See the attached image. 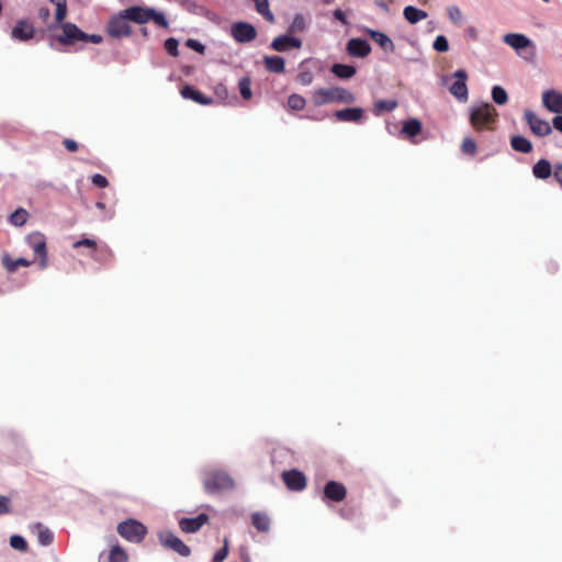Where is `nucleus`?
I'll return each mask as SVG.
<instances>
[{
    "label": "nucleus",
    "mask_w": 562,
    "mask_h": 562,
    "mask_svg": "<svg viewBox=\"0 0 562 562\" xmlns=\"http://www.w3.org/2000/svg\"><path fill=\"white\" fill-rule=\"evenodd\" d=\"M311 100L314 105L322 106L328 103L351 104L356 97L342 87L317 88L312 92Z\"/></svg>",
    "instance_id": "1"
},
{
    "label": "nucleus",
    "mask_w": 562,
    "mask_h": 562,
    "mask_svg": "<svg viewBox=\"0 0 562 562\" xmlns=\"http://www.w3.org/2000/svg\"><path fill=\"white\" fill-rule=\"evenodd\" d=\"M498 113L490 103H482L473 106L470 113V123L476 132L490 131L494 128Z\"/></svg>",
    "instance_id": "2"
},
{
    "label": "nucleus",
    "mask_w": 562,
    "mask_h": 562,
    "mask_svg": "<svg viewBox=\"0 0 562 562\" xmlns=\"http://www.w3.org/2000/svg\"><path fill=\"white\" fill-rule=\"evenodd\" d=\"M59 27L61 33L56 36V41L63 45H75L78 42H91L93 44H100L102 42L101 35L87 34L71 22H66Z\"/></svg>",
    "instance_id": "3"
},
{
    "label": "nucleus",
    "mask_w": 562,
    "mask_h": 562,
    "mask_svg": "<svg viewBox=\"0 0 562 562\" xmlns=\"http://www.w3.org/2000/svg\"><path fill=\"white\" fill-rule=\"evenodd\" d=\"M124 16L137 24H145L153 20L160 27H168V21L161 12H157L150 8L131 7L123 10Z\"/></svg>",
    "instance_id": "4"
},
{
    "label": "nucleus",
    "mask_w": 562,
    "mask_h": 562,
    "mask_svg": "<svg viewBox=\"0 0 562 562\" xmlns=\"http://www.w3.org/2000/svg\"><path fill=\"white\" fill-rule=\"evenodd\" d=\"M204 488L207 493H218L234 487V480L223 471H210L203 480Z\"/></svg>",
    "instance_id": "5"
},
{
    "label": "nucleus",
    "mask_w": 562,
    "mask_h": 562,
    "mask_svg": "<svg viewBox=\"0 0 562 562\" xmlns=\"http://www.w3.org/2000/svg\"><path fill=\"white\" fill-rule=\"evenodd\" d=\"M119 535L130 542L139 543L147 535V528L136 519H127L117 525Z\"/></svg>",
    "instance_id": "6"
},
{
    "label": "nucleus",
    "mask_w": 562,
    "mask_h": 562,
    "mask_svg": "<svg viewBox=\"0 0 562 562\" xmlns=\"http://www.w3.org/2000/svg\"><path fill=\"white\" fill-rule=\"evenodd\" d=\"M158 539L165 548L177 552L181 557H189L191 554V549L170 531L159 532Z\"/></svg>",
    "instance_id": "7"
},
{
    "label": "nucleus",
    "mask_w": 562,
    "mask_h": 562,
    "mask_svg": "<svg viewBox=\"0 0 562 562\" xmlns=\"http://www.w3.org/2000/svg\"><path fill=\"white\" fill-rule=\"evenodd\" d=\"M26 241L34 251L35 256L40 259V267L42 269L47 267V247L45 236L41 233H33L27 236Z\"/></svg>",
    "instance_id": "8"
},
{
    "label": "nucleus",
    "mask_w": 562,
    "mask_h": 562,
    "mask_svg": "<svg viewBox=\"0 0 562 562\" xmlns=\"http://www.w3.org/2000/svg\"><path fill=\"white\" fill-rule=\"evenodd\" d=\"M127 21L128 18L124 16L123 11H121L117 16L112 18L106 26L109 35L115 38L131 35L132 29Z\"/></svg>",
    "instance_id": "9"
},
{
    "label": "nucleus",
    "mask_w": 562,
    "mask_h": 562,
    "mask_svg": "<svg viewBox=\"0 0 562 562\" xmlns=\"http://www.w3.org/2000/svg\"><path fill=\"white\" fill-rule=\"evenodd\" d=\"M79 247L89 248V256L97 261H101V257L97 256L98 252L102 255V257L111 259L113 257L112 250L106 246L99 247L98 243L91 238H82L72 244V248L77 249Z\"/></svg>",
    "instance_id": "10"
},
{
    "label": "nucleus",
    "mask_w": 562,
    "mask_h": 562,
    "mask_svg": "<svg viewBox=\"0 0 562 562\" xmlns=\"http://www.w3.org/2000/svg\"><path fill=\"white\" fill-rule=\"evenodd\" d=\"M231 34L238 43H249L256 38L257 31L247 22H236L232 25Z\"/></svg>",
    "instance_id": "11"
},
{
    "label": "nucleus",
    "mask_w": 562,
    "mask_h": 562,
    "mask_svg": "<svg viewBox=\"0 0 562 562\" xmlns=\"http://www.w3.org/2000/svg\"><path fill=\"white\" fill-rule=\"evenodd\" d=\"M456 81L449 88V91L452 95H454L460 101H467L469 97V91L467 87L468 75L463 69H458L454 72Z\"/></svg>",
    "instance_id": "12"
},
{
    "label": "nucleus",
    "mask_w": 562,
    "mask_h": 562,
    "mask_svg": "<svg viewBox=\"0 0 562 562\" xmlns=\"http://www.w3.org/2000/svg\"><path fill=\"white\" fill-rule=\"evenodd\" d=\"M525 120L530 126L531 132L537 136H547L552 132L549 122L539 119L533 112L529 110L525 112Z\"/></svg>",
    "instance_id": "13"
},
{
    "label": "nucleus",
    "mask_w": 562,
    "mask_h": 562,
    "mask_svg": "<svg viewBox=\"0 0 562 562\" xmlns=\"http://www.w3.org/2000/svg\"><path fill=\"white\" fill-rule=\"evenodd\" d=\"M282 480L285 486L291 491H303L306 486V477L303 472L297 470L284 471Z\"/></svg>",
    "instance_id": "14"
},
{
    "label": "nucleus",
    "mask_w": 562,
    "mask_h": 562,
    "mask_svg": "<svg viewBox=\"0 0 562 562\" xmlns=\"http://www.w3.org/2000/svg\"><path fill=\"white\" fill-rule=\"evenodd\" d=\"M363 32L374 42L376 43L385 53H394L395 45L393 41L383 32L375 31L369 27H366Z\"/></svg>",
    "instance_id": "15"
},
{
    "label": "nucleus",
    "mask_w": 562,
    "mask_h": 562,
    "mask_svg": "<svg viewBox=\"0 0 562 562\" xmlns=\"http://www.w3.org/2000/svg\"><path fill=\"white\" fill-rule=\"evenodd\" d=\"M270 46L277 52H285L291 48L299 49L302 47V41L291 35H280L273 38Z\"/></svg>",
    "instance_id": "16"
},
{
    "label": "nucleus",
    "mask_w": 562,
    "mask_h": 562,
    "mask_svg": "<svg viewBox=\"0 0 562 562\" xmlns=\"http://www.w3.org/2000/svg\"><path fill=\"white\" fill-rule=\"evenodd\" d=\"M347 490L340 482L328 481L324 487L325 498L333 502H341L346 498Z\"/></svg>",
    "instance_id": "17"
},
{
    "label": "nucleus",
    "mask_w": 562,
    "mask_h": 562,
    "mask_svg": "<svg viewBox=\"0 0 562 562\" xmlns=\"http://www.w3.org/2000/svg\"><path fill=\"white\" fill-rule=\"evenodd\" d=\"M207 521L209 516L206 514H200L194 518H181L179 520V527L181 531L186 533H193L199 531Z\"/></svg>",
    "instance_id": "18"
},
{
    "label": "nucleus",
    "mask_w": 562,
    "mask_h": 562,
    "mask_svg": "<svg viewBox=\"0 0 562 562\" xmlns=\"http://www.w3.org/2000/svg\"><path fill=\"white\" fill-rule=\"evenodd\" d=\"M542 102L548 111L557 114L562 113V93L555 90H547L542 93Z\"/></svg>",
    "instance_id": "19"
},
{
    "label": "nucleus",
    "mask_w": 562,
    "mask_h": 562,
    "mask_svg": "<svg viewBox=\"0 0 562 562\" xmlns=\"http://www.w3.org/2000/svg\"><path fill=\"white\" fill-rule=\"evenodd\" d=\"M347 52L350 56L364 58L371 53V46L366 40L351 38L347 43Z\"/></svg>",
    "instance_id": "20"
},
{
    "label": "nucleus",
    "mask_w": 562,
    "mask_h": 562,
    "mask_svg": "<svg viewBox=\"0 0 562 562\" xmlns=\"http://www.w3.org/2000/svg\"><path fill=\"white\" fill-rule=\"evenodd\" d=\"M334 116L339 122L361 123L364 111L361 108H347L336 111Z\"/></svg>",
    "instance_id": "21"
},
{
    "label": "nucleus",
    "mask_w": 562,
    "mask_h": 562,
    "mask_svg": "<svg viewBox=\"0 0 562 562\" xmlns=\"http://www.w3.org/2000/svg\"><path fill=\"white\" fill-rule=\"evenodd\" d=\"M34 27L32 24L24 20L18 21L16 25L12 29L11 36L14 40L27 41L34 36Z\"/></svg>",
    "instance_id": "22"
},
{
    "label": "nucleus",
    "mask_w": 562,
    "mask_h": 562,
    "mask_svg": "<svg viewBox=\"0 0 562 562\" xmlns=\"http://www.w3.org/2000/svg\"><path fill=\"white\" fill-rule=\"evenodd\" d=\"M181 95L184 99H190L199 104L202 105H210L212 104L213 100L199 90L194 89L192 86L186 85L180 90Z\"/></svg>",
    "instance_id": "23"
},
{
    "label": "nucleus",
    "mask_w": 562,
    "mask_h": 562,
    "mask_svg": "<svg viewBox=\"0 0 562 562\" xmlns=\"http://www.w3.org/2000/svg\"><path fill=\"white\" fill-rule=\"evenodd\" d=\"M504 42L517 52H521L531 46V41L528 37L517 33L506 34Z\"/></svg>",
    "instance_id": "24"
},
{
    "label": "nucleus",
    "mask_w": 562,
    "mask_h": 562,
    "mask_svg": "<svg viewBox=\"0 0 562 562\" xmlns=\"http://www.w3.org/2000/svg\"><path fill=\"white\" fill-rule=\"evenodd\" d=\"M251 524L259 532H268L270 530V518L266 513L256 512L251 514Z\"/></svg>",
    "instance_id": "25"
},
{
    "label": "nucleus",
    "mask_w": 562,
    "mask_h": 562,
    "mask_svg": "<svg viewBox=\"0 0 562 562\" xmlns=\"http://www.w3.org/2000/svg\"><path fill=\"white\" fill-rule=\"evenodd\" d=\"M263 64L270 72L282 74L285 70V61L281 56H266Z\"/></svg>",
    "instance_id": "26"
},
{
    "label": "nucleus",
    "mask_w": 562,
    "mask_h": 562,
    "mask_svg": "<svg viewBox=\"0 0 562 562\" xmlns=\"http://www.w3.org/2000/svg\"><path fill=\"white\" fill-rule=\"evenodd\" d=\"M49 1L56 5L55 25H52L48 27L49 30H53V29L66 23L65 19L67 16V0H49Z\"/></svg>",
    "instance_id": "27"
},
{
    "label": "nucleus",
    "mask_w": 562,
    "mask_h": 562,
    "mask_svg": "<svg viewBox=\"0 0 562 562\" xmlns=\"http://www.w3.org/2000/svg\"><path fill=\"white\" fill-rule=\"evenodd\" d=\"M422 132V123L417 119H409L403 123L401 133L412 139Z\"/></svg>",
    "instance_id": "28"
},
{
    "label": "nucleus",
    "mask_w": 562,
    "mask_h": 562,
    "mask_svg": "<svg viewBox=\"0 0 562 562\" xmlns=\"http://www.w3.org/2000/svg\"><path fill=\"white\" fill-rule=\"evenodd\" d=\"M403 14L407 22H409L411 24H416L428 16L426 11L417 9L416 7L413 5L405 7Z\"/></svg>",
    "instance_id": "29"
},
{
    "label": "nucleus",
    "mask_w": 562,
    "mask_h": 562,
    "mask_svg": "<svg viewBox=\"0 0 562 562\" xmlns=\"http://www.w3.org/2000/svg\"><path fill=\"white\" fill-rule=\"evenodd\" d=\"M532 173L538 179H548L552 173L551 164L547 159H540L535 164Z\"/></svg>",
    "instance_id": "30"
},
{
    "label": "nucleus",
    "mask_w": 562,
    "mask_h": 562,
    "mask_svg": "<svg viewBox=\"0 0 562 562\" xmlns=\"http://www.w3.org/2000/svg\"><path fill=\"white\" fill-rule=\"evenodd\" d=\"M330 71L337 76L338 78H341V79H349L351 77L355 76L356 74V68L353 66H350V65H344V64H334L331 66V69Z\"/></svg>",
    "instance_id": "31"
},
{
    "label": "nucleus",
    "mask_w": 562,
    "mask_h": 562,
    "mask_svg": "<svg viewBox=\"0 0 562 562\" xmlns=\"http://www.w3.org/2000/svg\"><path fill=\"white\" fill-rule=\"evenodd\" d=\"M510 145L514 150L519 153L527 154L532 150V145L530 140L520 135L513 136L510 139Z\"/></svg>",
    "instance_id": "32"
},
{
    "label": "nucleus",
    "mask_w": 562,
    "mask_h": 562,
    "mask_svg": "<svg viewBox=\"0 0 562 562\" xmlns=\"http://www.w3.org/2000/svg\"><path fill=\"white\" fill-rule=\"evenodd\" d=\"M2 263L9 272H14L19 267H29L31 265L25 258L12 259L8 255L2 258Z\"/></svg>",
    "instance_id": "33"
},
{
    "label": "nucleus",
    "mask_w": 562,
    "mask_h": 562,
    "mask_svg": "<svg viewBox=\"0 0 562 562\" xmlns=\"http://www.w3.org/2000/svg\"><path fill=\"white\" fill-rule=\"evenodd\" d=\"M255 7L258 13H260L267 21L273 22L274 15L269 10V1L268 0H254Z\"/></svg>",
    "instance_id": "34"
},
{
    "label": "nucleus",
    "mask_w": 562,
    "mask_h": 562,
    "mask_svg": "<svg viewBox=\"0 0 562 562\" xmlns=\"http://www.w3.org/2000/svg\"><path fill=\"white\" fill-rule=\"evenodd\" d=\"M127 561H128V555L121 546L116 544L111 548L110 553H109V562H127Z\"/></svg>",
    "instance_id": "35"
},
{
    "label": "nucleus",
    "mask_w": 562,
    "mask_h": 562,
    "mask_svg": "<svg viewBox=\"0 0 562 562\" xmlns=\"http://www.w3.org/2000/svg\"><path fill=\"white\" fill-rule=\"evenodd\" d=\"M29 216L30 215L26 210L19 207L11 214L10 223L18 227L23 226L26 223Z\"/></svg>",
    "instance_id": "36"
},
{
    "label": "nucleus",
    "mask_w": 562,
    "mask_h": 562,
    "mask_svg": "<svg viewBox=\"0 0 562 562\" xmlns=\"http://www.w3.org/2000/svg\"><path fill=\"white\" fill-rule=\"evenodd\" d=\"M37 541L42 546H49L54 539L53 532L48 528L43 527L41 524L37 525Z\"/></svg>",
    "instance_id": "37"
},
{
    "label": "nucleus",
    "mask_w": 562,
    "mask_h": 562,
    "mask_svg": "<svg viewBox=\"0 0 562 562\" xmlns=\"http://www.w3.org/2000/svg\"><path fill=\"white\" fill-rule=\"evenodd\" d=\"M397 108V101L395 100H379L374 104V113L379 115L381 112H391Z\"/></svg>",
    "instance_id": "38"
},
{
    "label": "nucleus",
    "mask_w": 562,
    "mask_h": 562,
    "mask_svg": "<svg viewBox=\"0 0 562 562\" xmlns=\"http://www.w3.org/2000/svg\"><path fill=\"white\" fill-rule=\"evenodd\" d=\"M240 95L245 100H250L252 97L251 80L249 77H243L238 82Z\"/></svg>",
    "instance_id": "39"
},
{
    "label": "nucleus",
    "mask_w": 562,
    "mask_h": 562,
    "mask_svg": "<svg viewBox=\"0 0 562 562\" xmlns=\"http://www.w3.org/2000/svg\"><path fill=\"white\" fill-rule=\"evenodd\" d=\"M492 99L496 104L503 105V104L507 103L508 95H507L506 90L503 87L494 86L492 89Z\"/></svg>",
    "instance_id": "40"
},
{
    "label": "nucleus",
    "mask_w": 562,
    "mask_h": 562,
    "mask_svg": "<svg viewBox=\"0 0 562 562\" xmlns=\"http://www.w3.org/2000/svg\"><path fill=\"white\" fill-rule=\"evenodd\" d=\"M306 104V100L297 93H293L288 98V105L295 111L303 110Z\"/></svg>",
    "instance_id": "41"
},
{
    "label": "nucleus",
    "mask_w": 562,
    "mask_h": 562,
    "mask_svg": "<svg viewBox=\"0 0 562 562\" xmlns=\"http://www.w3.org/2000/svg\"><path fill=\"white\" fill-rule=\"evenodd\" d=\"M476 143L471 137H465L461 144V150L465 155L474 156L476 154Z\"/></svg>",
    "instance_id": "42"
},
{
    "label": "nucleus",
    "mask_w": 562,
    "mask_h": 562,
    "mask_svg": "<svg viewBox=\"0 0 562 562\" xmlns=\"http://www.w3.org/2000/svg\"><path fill=\"white\" fill-rule=\"evenodd\" d=\"M178 47H179V42L176 38L169 37L165 41V49L168 52V54H170L173 57L179 56Z\"/></svg>",
    "instance_id": "43"
},
{
    "label": "nucleus",
    "mask_w": 562,
    "mask_h": 562,
    "mask_svg": "<svg viewBox=\"0 0 562 562\" xmlns=\"http://www.w3.org/2000/svg\"><path fill=\"white\" fill-rule=\"evenodd\" d=\"M10 544L12 548L20 550V551H26L27 549V542L25 539L19 535H14L10 538Z\"/></svg>",
    "instance_id": "44"
},
{
    "label": "nucleus",
    "mask_w": 562,
    "mask_h": 562,
    "mask_svg": "<svg viewBox=\"0 0 562 562\" xmlns=\"http://www.w3.org/2000/svg\"><path fill=\"white\" fill-rule=\"evenodd\" d=\"M434 48L440 53L447 52L449 49V43L446 36L438 35L434 42Z\"/></svg>",
    "instance_id": "45"
},
{
    "label": "nucleus",
    "mask_w": 562,
    "mask_h": 562,
    "mask_svg": "<svg viewBox=\"0 0 562 562\" xmlns=\"http://www.w3.org/2000/svg\"><path fill=\"white\" fill-rule=\"evenodd\" d=\"M296 80L302 86H310L314 80V76L311 71L304 70L297 75Z\"/></svg>",
    "instance_id": "46"
},
{
    "label": "nucleus",
    "mask_w": 562,
    "mask_h": 562,
    "mask_svg": "<svg viewBox=\"0 0 562 562\" xmlns=\"http://www.w3.org/2000/svg\"><path fill=\"white\" fill-rule=\"evenodd\" d=\"M448 14H449L450 20H451L454 24H459V23L462 21V12H461V10H460L458 7H456V5L449 7V9H448Z\"/></svg>",
    "instance_id": "47"
},
{
    "label": "nucleus",
    "mask_w": 562,
    "mask_h": 562,
    "mask_svg": "<svg viewBox=\"0 0 562 562\" xmlns=\"http://www.w3.org/2000/svg\"><path fill=\"white\" fill-rule=\"evenodd\" d=\"M228 554V544L227 540H224V546L221 548L213 557V562H223Z\"/></svg>",
    "instance_id": "48"
},
{
    "label": "nucleus",
    "mask_w": 562,
    "mask_h": 562,
    "mask_svg": "<svg viewBox=\"0 0 562 562\" xmlns=\"http://www.w3.org/2000/svg\"><path fill=\"white\" fill-rule=\"evenodd\" d=\"M186 46L200 53V54H203L205 50V46L202 43H200L199 41L193 40V38L187 40Z\"/></svg>",
    "instance_id": "49"
},
{
    "label": "nucleus",
    "mask_w": 562,
    "mask_h": 562,
    "mask_svg": "<svg viewBox=\"0 0 562 562\" xmlns=\"http://www.w3.org/2000/svg\"><path fill=\"white\" fill-rule=\"evenodd\" d=\"M91 181L98 188H106L109 186L108 179L104 176L100 175V173L93 175L92 178H91Z\"/></svg>",
    "instance_id": "50"
},
{
    "label": "nucleus",
    "mask_w": 562,
    "mask_h": 562,
    "mask_svg": "<svg viewBox=\"0 0 562 562\" xmlns=\"http://www.w3.org/2000/svg\"><path fill=\"white\" fill-rule=\"evenodd\" d=\"M304 27H305V20H304V18L302 15H300V14L295 15V18L293 19L291 29L294 30V31H303Z\"/></svg>",
    "instance_id": "51"
},
{
    "label": "nucleus",
    "mask_w": 562,
    "mask_h": 562,
    "mask_svg": "<svg viewBox=\"0 0 562 562\" xmlns=\"http://www.w3.org/2000/svg\"><path fill=\"white\" fill-rule=\"evenodd\" d=\"M10 512L11 508L9 497L0 495V515L9 514Z\"/></svg>",
    "instance_id": "52"
},
{
    "label": "nucleus",
    "mask_w": 562,
    "mask_h": 562,
    "mask_svg": "<svg viewBox=\"0 0 562 562\" xmlns=\"http://www.w3.org/2000/svg\"><path fill=\"white\" fill-rule=\"evenodd\" d=\"M63 145L65 146V148L69 151H77L78 150V144L77 142H75L74 139H70V138H65L63 140Z\"/></svg>",
    "instance_id": "53"
},
{
    "label": "nucleus",
    "mask_w": 562,
    "mask_h": 562,
    "mask_svg": "<svg viewBox=\"0 0 562 562\" xmlns=\"http://www.w3.org/2000/svg\"><path fill=\"white\" fill-rule=\"evenodd\" d=\"M50 16V11L46 7H42L38 9V18L44 22L47 23Z\"/></svg>",
    "instance_id": "54"
},
{
    "label": "nucleus",
    "mask_w": 562,
    "mask_h": 562,
    "mask_svg": "<svg viewBox=\"0 0 562 562\" xmlns=\"http://www.w3.org/2000/svg\"><path fill=\"white\" fill-rule=\"evenodd\" d=\"M334 16L336 20L340 21L342 24H348V21H347V18H346V14L342 10L340 9H336L334 11Z\"/></svg>",
    "instance_id": "55"
},
{
    "label": "nucleus",
    "mask_w": 562,
    "mask_h": 562,
    "mask_svg": "<svg viewBox=\"0 0 562 562\" xmlns=\"http://www.w3.org/2000/svg\"><path fill=\"white\" fill-rule=\"evenodd\" d=\"M554 178L562 187V164H557L554 167Z\"/></svg>",
    "instance_id": "56"
},
{
    "label": "nucleus",
    "mask_w": 562,
    "mask_h": 562,
    "mask_svg": "<svg viewBox=\"0 0 562 562\" xmlns=\"http://www.w3.org/2000/svg\"><path fill=\"white\" fill-rule=\"evenodd\" d=\"M553 126L562 133V115H557L553 119Z\"/></svg>",
    "instance_id": "57"
},
{
    "label": "nucleus",
    "mask_w": 562,
    "mask_h": 562,
    "mask_svg": "<svg viewBox=\"0 0 562 562\" xmlns=\"http://www.w3.org/2000/svg\"><path fill=\"white\" fill-rule=\"evenodd\" d=\"M215 92L217 95H222V94H227V90H226V87L224 85H217L216 88H215Z\"/></svg>",
    "instance_id": "58"
},
{
    "label": "nucleus",
    "mask_w": 562,
    "mask_h": 562,
    "mask_svg": "<svg viewBox=\"0 0 562 562\" xmlns=\"http://www.w3.org/2000/svg\"><path fill=\"white\" fill-rule=\"evenodd\" d=\"M97 206H98V207H100V209H103V207H104V203H102V202H98V203H97Z\"/></svg>",
    "instance_id": "59"
}]
</instances>
